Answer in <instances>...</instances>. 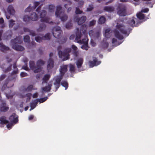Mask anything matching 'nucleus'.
Returning a JSON list of instances; mask_svg holds the SVG:
<instances>
[{
    "mask_svg": "<svg viewBox=\"0 0 155 155\" xmlns=\"http://www.w3.org/2000/svg\"><path fill=\"white\" fill-rule=\"evenodd\" d=\"M43 40H49L51 38L50 34V33H47L46 34L45 36H43Z\"/></svg>",
    "mask_w": 155,
    "mask_h": 155,
    "instance_id": "473e14b6",
    "label": "nucleus"
},
{
    "mask_svg": "<svg viewBox=\"0 0 155 155\" xmlns=\"http://www.w3.org/2000/svg\"><path fill=\"white\" fill-rule=\"evenodd\" d=\"M0 48L1 51L3 52L9 50V48L4 45L2 42L0 43Z\"/></svg>",
    "mask_w": 155,
    "mask_h": 155,
    "instance_id": "aec40b11",
    "label": "nucleus"
},
{
    "mask_svg": "<svg viewBox=\"0 0 155 155\" xmlns=\"http://www.w3.org/2000/svg\"><path fill=\"white\" fill-rule=\"evenodd\" d=\"M109 46L108 43L107 42H105L102 45V47L104 49H106Z\"/></svg>",
    "mask_w": 155,
    "mask_h": 155,
    "instance_id": "3c124183",
    "label": "nucleus"
},
{
    "mask_svg": "<svg viewBox=\"0 0 155 155\" xmlns=\"http://www.w3.org/2000/svg\"><path fill=\"white\" fill-rule=\"evenodd\" d=\"M61 85L65 88V90H67L68 87V84L67 81L63 80L61 82Z\"/></svg>",
    "mask_w": 155,
    "mask_h": 155,
    "instance_id": "cd10ccee",
    "label": "nucleus"
},
{
    "mask_svg": "<svg viewBox=\"0 0 155 155\" xmlns=\"http://www.w3.org/2000/svg\"><path fill=\"white\" fill-rule=\"evenodd\" d=\"M50 18L45 17L43 18H41L40 21L42 22H45L49 24H52L53 23V21H50Z\"/></svg>",
    "mask_w": 155,
    "mask_h": 155,
    "instance_id": "f3484780",
    "label": "nucleus"
},
{
    "mask_svg": "<svg viewBox=\"0 0 155 155\" xmlns=\"http://www.w3.org/2000/svg\"><path fill=\"white\" fill-rule=\"evenodd\" d=\"M52 86L51 84H48V86L43 87L42 88V90L45 92H49L51 89V87Z\"/></svg>",
    "mask_w": 155,
    "mask_h": 155,
    "instance_id": "a878e982",
    "label": "nucleus"
},
{
    "mask_svg": "<svg viewBox=\"0 0 155 155\" xmlns=\"http://www.w3.org/2000/svg\"><path fill=\"white\" fill-rule=\"evenodd\" d=\"M63 78V77L60 75H58L55 77L54 84L55 86L56 91H57L60 87L61 81Z\"/></svg>",
    "mask_w": 155,
    "mask_h": 155,
    "instance_id": "0eeeda50",
    "label": "nucleus"
},
{
    "mask_svg": "<svg viewBox=\"0 0 155 155\" xmlns=\"http://www.w3.org/2000/svg\"><path fill=\"white\" fill-rule=\"evenodd\" d=\"M47 69L49 71L52 69L54 66V61L53 59L50 58L48 61Z\"/></svg>",
    "mask_w": 155,
    "mask_h": 155,
    "instance_id": "f8f14e48",
    "label": "nucleus"
},
{
    "mask_svg": "<svg viewBox=\"0 0 155 155\" xmlns=\"http://www.w3.org/2000/svg\"><path fill=\"white\" fill-rule=\"evenodd\" d=\"M15 21H14L12 19H11L10 20L9 23V27L10 28H12L13 27V25L15 24Z\"/></svg>",
    "mask_w": 155,
    "mask_h": 155,
    "instance_id": "49530a36",
    "label": "nucleus"
},
{
    "mask_svg": "<svg viewBox=\"0 0 155 155\" xmlns=\"http://www.w3.org/2000/svg\"><path fill=\"white\" fill-rule=\"evenodd\" d=\"M33 87V86L32 85H30L28 86L26 88H25V90L27 92L31 91H32Z\"/></svg>",
    "mask_w": 155,
    "mask_h": 155,
    "instance_id": "58836bf2",
    "label": "nucleus"
},
{
    "mask_svg": "<svg viewBox=\"0 0 155 155\" xmlns=\"http://www.w3.org/2000/svg\"><path fill=\"white\" fill-rule=\"evenodd\" d=\"M33 7H31L30 5H29L25 9V12H29L31 11V10L33 9Z\"/></svg>",
    "mask_w": 155,
    "mask_h": 155,
    "instance_id": "8fccbe9b",
    "label": "nucleus"
},
{
    "mask_svg": "<svg viewBox=\"0 0 155 155\" xmlns=\"http://www.w3.org/2000/svg\"><path fill=\"white\" fill-rule=\"evenodd\" d=\"M42 5L43 4H41L38 7V8L36 9V12H38L40 11L41 7Z\"/></svg>",
    "mask_w": 155,
    "mask_h": 155,
    "instance_id": "69168bd1",
    "label": "nucleus"
},
{
    "mask_svg": "<svg viewBox=\"0 0 155 155\" xmlns=\"http://www.w3.org/2000/svg\"><path fill=\"white\" fill-rule=\"evenodd\" d=\"M69 71L71 72H74L75 71V67L74 65L70 64L69 65Z\"/></svg>",
    "mask_w": 155,
    "mask_h": 155,
    "instance_id": "c9c22d12",
    "label": "nucleus"
},
{
    "mask_svg": "<svg viewBox=\"0 0 155 155\" xmlns=\"http://www.w3.org/2000/svg\"><path fill=\"white\" fill-rule=\"evenodd\" d=\"M45 61L41 59L38 60L37 62V69L35 70L36 72H39L41 71V66L45 64Z\"/></svg>",
    "mask_w": 155,
    "mask_h": 155,
    "instance_id": "6e6552de",
    "label": "nucleus"
},
{
    "mask_svg": "<svg viewBox=\"0 0 155 155\" xmlns=\"http://www.w3.org/2000/svg\"><path fill=\"white\" fill-rule=\"evenodd\" d=\"M23 30L25 32H29V35L32 36H34L36 35L34 31L31 30L28 28L26 27L24 28Z\"/></svg>",
    "mask_w": 155,
    "mask_h": 155,
    "instance_id": "6ab92c4d",
    "label": "nucleus"
},
{
    "mask_svg": "<svg viewBox=\"0 0 155 155\" xmlns=\"http://www.w3.org/2000/svg\"><path fill=\"white\" fill-rule=\"evenodd\" d=\"M104 10L106 12H112L114 11V8L111 6H106L104 7Z\"/></svg>",
    "mask_w": 155,
    "mask_h": 155,
    "instance_id": "c85d7f7f",
    "label": "nucleus"
},
{
    "mask_svg": "<svg viewBox=\"0 0 155 155\" xmlns=\"http://www.w3.org/2000/svg\"><path fill=\"white\" fill-rule=\"evenodd\" d=\"M73 24L71 23V21H70L68 22L65 25V28L68 29H70L72 28Z\"/></svg>",
    "mask_w": 155,
    "mask_h": 155,
    "instance_id": "c756f323",
    "label": "nucleus"
},
{
    "mask_svg": "<svg viewBox=\"0 0 155 155\" xmlns=\"http://www.w3.org/2000/svg\"><path fill=\"white\" fill-rule=\"evenodd\" d=\"M50 77L51 76L50 74H45L42 78L43 83H47V81L49 80Z\"/></svg>",
    "mask_w": 155,
    "mask_h": 155,
    "instance_id": "393cba45",
    "label": "nucleus"
},
{
    "mask_svg": "<svg viewBox=\"0 0 155 155\" xmlns=\"http://www.w3.org/2000/svg\"><path fill=\"white\" fill-rule=\"evenodd\" d=\"M101 63L100 61H98L96 58L94 59L93 61H89L90 66L93 67L94 66L98 65Z\"/></svg>",
    "mask_w": 155,
    "mask_h": 155,
    "instance_id": "4468645a",
    "label": "nucleus"
},
{
    "mask_svg": "<svg viewBox=\"0 0 155 155\" xmlns=\"http://www.w3.org/2000/svg\"><path fill=\"white\" fill-rule=\"evenodd\" d=\"M110 30L109 28H107L105 30V36L107 38H110V36H107V34H109Z\"/></svg>",
    "mask_w": 155,
    "mask_h": 155,
    "instance_id": "37998d69",
    "label": "nucleus"
},
{
    "mask_svg": "<svg viewBox=\"0 0 155 155\" xmlns=\"http://www.w3.org/2000/svg\"><path fill=\"white\" fill-rule=\"evenodd\" d=\"M87 17L85 16H82L80 18H77L76 19V21L78 25H81L86 21Z\"/></svg>",
    "mask_w": 155,
    "mask_h": 155,
    "instance_id": "9b49d317",
    "label": "nucleus"
},
{
    "mask_svg": "<svg viewBox=\"0 0 155 155\" xmlns=\"http://www.w3.org/2000/svg\"><path fill=\"white\" fill-rule=\"evenodd\" d=\"M87 28V25L85 24L81 26L80 30L77 28L75 40L77 43L80 44L88 43V39L86 36Z\"/></svg>",
    "mask_w": 155,
    "mask_h": 155,
    "instance_id": "f257e3e1",
    "label": "nucleus"
},
{
    "mask_svg": "<svg viewBox=\"0 0 155 155\" xmlns=\"http://www.w3.org/2000/svg\"><path fill=\"white\" fill-rule=\"evenodd\" d=\"M106 18L103 16H101L99 18L98 21V23L100 24H104L106 21Z\"/></svg>",
    "mask_w": 155,
    "mask_h": 155,
    "instance_id": "bb28decb",
    "label": "nucleus"
},
{
    "mask_svg": "<svg viewBox=\"0 0 155 155\" xmlns=\"http://www.w3.org/2000/svg\"><path fill=\"white\" fill-rule=\"evenodd\" d=\"M75 13L76 14H80L83 13V11L80 10L78 7H76Z\"/></svg>",
    "mask_w": 155,
    "mask_h": 155,
    "instance_id": "a18cd8bd",
    "label": "nucleus"
},
{
    "mask_svg": "<svg viewBox=\"0 0 155 155\" xmlns=\"http://www.w3.org/2000/svg\"><path fill=\"white\" fill-rule=\"evenodd\" d=\"M8 11L9 14L13 15L15 14V12L13 6L11 5L8 6Z\"/></svg>",
    "mask_w": 155,
    "mask_h": 155,
    "instance_id": "412c9836",
    "label": "nucleus"
},
{
    "mask_svg": "<svg viewBox=\"0 0 155 155\" xmlns=\"http://www.w3.org/2000/svg\"><path fill=\"white\" fill-rule=\"evenodd\" d=\"M16 114L15 113H13L9 118V120L15 124L17 123L18 121V116L16 117Z\"/></svg>",
    "mask_w": 155,
    "mask_h": 155,
    "instance_id": "1a4fd4ad",
    "label": "nucleus"
},
{
    "mask_svg": "<svg viewBox=\"0 0 155 155\" xmlns=\"http://www.w3.org/2000/svg\"><path fill=\"white\" fill-rule=\"evenodd\" d=\"M137 19L134 18L132 19H131L129 21V24L132 27H133L134 25L135 24V21Z\"/></svg>",
    "mask_w": 155,
    "mask_h": 155,
    "instance_id": "2f4dec72",
    "label": "nucleus"
},
{
    "mask_svg": "<svg viewBox=\"0 0 155 155\" xmlns=\"http://www.w3.org/2000/svg\"><path fill=\"white\" fill-rule=\"evenodd\" d=\"M132 29L128 28H127L124 25L117 23L116 27V29L114 31V32L115 36L119 40H121L124 38L122 35L120 33L119 31L122 34L126 36H128Z\"/></svg>",
    "mask_w": 155,
    "mask_h": 155,
    "instance_id": "f03ea898",
    "label": "nucleus"
},
{
    "mask_svg": "<svg viewBox=\"0 0 155 155\" xmlns=\"http://www.w3.org/2000/svg\"><path fill=\"white\" fill-rule=\"evenodd\" d=\"M52 33L55 38H58L62 34V31L60 27L56 26L52 29Z\"/></svg>",
    "mask_w": 155,
    "mask_h": 155,
    "instance_id": "423d86ee",
    "label": "nucleus"
},
{
    "mask_svg": "<svg viewBox=\"0 0 155 155\" xmlns=\"http://www.w3.org/2000/svg\"><path fill=\"white\" fill-rule=\"evenodd\" d=\"M35 41L38 42H40L42 41L43 39V37H40V36H37L35 37Z\"/></svg>",
    "mask_w": 155,
    "mask_h": 155,
    "instance_id": "ea45409f",
    "label": "nucleus"
},
{
    "mask_svg": "<svg viewBox=\"0 0 155 155\" xmlns=\"http://www.w3.org/2000/svg\"><path fill=\"white\" fill-rule=\"evenodd\" d=\"M84 62V59L82 58H80L78 59L76 62V64L78 68H81Z\"/></svg>",
    "mask_w": 155,
    "mask_h": 155,
    "instance_id": "dca6fc26",
    "label": "nucleus"
},
{
    "mask_svg": "<svg viewBox=\"0 0 155 155\" xmlns=\"http://www.w3.org/2000/svg\"><path fill=\"white\" fill-rule=\"evenodd\" d=\"M47 99V97H44L41 98L39 99H38V101L40 103H43L46 101Z\"/></svg>",
    "mask_w": 155,
    "mask_h": 155,
    "instance_id": "de8ad7c7",
    "label": "nucleus"
},
{
    "mask_svg": "<svg viewBox=\"0 0 155 155\" xmlns=\"http://www.w3.org/2000/svg\"><path fill=\"white\" fill-rule=\"evenodd\" d=\"M149 9L148 8H146L142 9L141 12H142L146 13L149 11Z\"/></svg>",
    "mask_w": 155,
    "mask_h": 155,
    "instance_id": "680f3d73",
    "label": "nucleus"
},
{
    "mask_svg": "<svg viewBox=\"0 0 155 155\" xmlns=\"http://www.w3.org/2000/svg\"><path fill=\"white\" fill-rule=\"evenodd\" d=\"M96 21L94 20H93L90 22L89 26L90 27L94 26L96 23Z\"/></svg>",
    "mask_w": 155,
    "mask_h": 155,
    "instance_id": "603ef678",
    "label": "nucleus"
},
{
    "mask_svg": "<svg viewBox=\"0 0 155 155\" xmlns=\"http://www.w3.org/2000/svg\"><path fill=\"white\" fill-rule=\"evenodd\" d=\"M46 27V25L45 23H41L38 29H37V31L39 32L41 31L45 30Z\"/></svg>",
    "mask_w": 155,
    "mask_h": 155,
    "instance_id": "5701e85b",
    "label": "nucleus"
},
{
    "mask_svg": "<svg viewBox=\"0 0 155 155\" xmlns=\"http://www.w3.org/2000/svg\"><path fill=\"white\" fill-rule=\"evenodd\" d=\"M94 9V7L92 5H89L88 7L87 8L86 10V11L90 12L91 11Z\"/></svg>",
    "mask_w": 155,
    "mask_h": 155,
    "instance_id": "09e8293b",
    "label": "nucleus"
},
{
    "mask_svg": "<svg viewBox=\"0 0 155 155\" xmlns=\"http://www.w3.org/2000/svg\"><path fill=\"white\" fill-rule=\"evenodd\" d=\"M6 76V75L5 74L1 75L0 77V80L1 81L3 80L5 78Z\"/></svg>",
    "mask_w": 155,
    "mask_h": 155,
    "instance_id": "bf43d9fd",
    "label": "nucleus"
},
{
    "mask_svg": "<svg viewBox=\"0 0 155 155\" xmlns=\"http://www.w3.org/2000/svg\"><path fill=\"white\" fill-rule=\"evenodd\" d=\"M42 5L43 4H41L38 7V8L36 9V12H38L40 11L41 7Z\"/></svg>",
    "mask_w": 155,
    "mask_h": 155,
    "instance_id": "338daca9",
    "label": "nucleus"
},
{
    "mask_svg": "<svg viewBox=\"0 0 155 155\" xmlns=\"http://www.w3.org/2000/svg\"><path fill=\"white\" fill-rule=\"evenodd\" d=\"M9 107L7 106L5 102H2L0 107V110L1 112H6L9 109Z\"/></svg>",
    "mask_w": 155,
    "mask_h": 155,
    "instance_id": "ddd939ff",
    "label": "nucleus"
},
{
    "mask_svg": "<svg viewBox=\"0 0 155 155\" xmlns=\"http://www.w3.org/2000/svg\"><path fill=\"white\" fill-rule=\"evenodd\" d=\"M30 19V16H29L27 15H25L24 16L23 20L25 22H28L31 21Z\"/></svg>",
    "mask_w": 155,
    "mask_h": 155,
    "instance_id": "e433bc0d",
    "label": "nucleus"
},
{
    "mask_svg": "<svg viewBox=\"0 0 155 155\" xmlns=\"http://www.w3.org/2000/svg\"><path fill=\"white\" fill-rule=\"evenodd\" d=\"M137 17L140 20L143 19L145 17V15L144 14L139 12L137 14Z\"/></svg>",
    "mask_w": 155,
    "mask_h": 155,
    "instance_id": "72a5a7b5",
    "label": "nucleus"
},
{
    "mask_svg": "<svg viewBox=\"0 0 155 155\" xmlns=\"http://www.w3.org/2000/svg\"><path fill=\"white\" fill-rule=\"evenodd\" d=\"M71 47L74 51H76L78 49L77 47L75 45H72Z\"/></svg>",
    "mask_w": 155,
    "mask_h": 155,
    "instance_id": "e2e57ef3",
    "label": "nucleus"
},
{
    "mask_svg": "<svg viewBox=\"0 0 155 155\" xmlns=\"http://www.w3.org/2000/svg\"><path fill=\"white\" fill-rule=\"evenodd\" d=\"M12 122H11L10 123H8V124H8L7 125V127L8 128H11L12 127V126H13V124H12Z\"/></svg>",
    "mask_w": 155,
    "mask_h": 155,
    "instance_id": "13d9d810",
    "label": "nucleus"
},
{
    "mask_svg": "<svg viewBox=\"0 0 155 155\" xmlns=\"http://www.w3.org/2000/svg\"><path fill=\"white\" fill-rule=\"evenodd\" d=\"M61 8L62 7L61 5H58L57 7L55 13V15L57 17H58L59 15H60L62 14V12L60 13V12Z\"/></svg>",
    "mask_w": 155,
    "mask_h": 155,
    "instance_id": "b1692460",
    "label": "nucleus"
},
{
    "mask_svg": "<svg viewBox=\"0 0 155 155\" xmlns=\"http://www.w3.org/2000/svg\"><path fill=\"white\" fill-rule=\"evenodd\" d=\"M21 43V41L18 38H16L13 39H12L11 41V44L12 48L17 51H23L25 49L23 47L18 45V44H20Z\"/></svg>",
    "mask_w": 155,
    "mask_h": 155,
    "instance_id": "7ed1b4c3",
    "label": "nucleus"
},
{
    "mask_svg": "<svg viewBox=\"0 0 155 155\" xmlns=\"http://www.w3.org/2000/svg\"><path fill=\"white\" fill-rule=\"evenodd\" d=\"M20 75L22 77H24L28 76V74L27 73L24 72H21Z\"/></svg>",
    "mask_w": 155,
    "mask_h": 155,
    "instance_id": "6e6d98bb",
    "label": "nucleus"
},
{
    "mask_svg": "<svg viewBox=\"0 0 155 155\" xmlns=\"http://www.w3.org/2000/svg\"><path fill=\"white\" fill-rule=\"evenodd\" d=\"M30 18L31 21H36L38 19V16L35 12H33L31 15Z\"/></svg>",
    "mask_w": 155,
    "mask_h": 155,
    "instance_id": "4be33fe9",
    "label": "nucleus"
},
{
    "mask_svg": "<svg viewBox=\"0 0 155 155\" xmlns=\"http://www.w3.org/2000/svg\"><path fill=\"white\" fill-rule=\"evenodd\" d=\"M55 8V6L52 5H50L49 6V11L50 12H52L54 11Z\"/></svg>",
    "mask_w": 155,
    "mask_h": 155,
    "instance_id": "a19ab883",
    "label": "nucleus"
},
{
    "mask_svg": "<svg viewBox=\"0 0 155 155\" xmlns=\"http://www.w3.org/2000/svg\"><path fill=\"white\" fill-rule=\"evenodd\" d=\"M47 14L45 10H42L40 14V18H42L45 17Z\"/></svg>",
    "mask_w": 155,
    "mask_h": 155,
    "instance_id": "79ce46f5",
    "label": "nucleus"
},
{
    "mask_svg": "<svg viewBox=\"0 0 155 155\" xmlns=\"http://www.w3.org/2000/svg\"><path fill=\"white\" fill-rule=\"evenodd\" d=\"M73 54L75 57H77L78 54V51H74L73 52Z\"/></svg>",
    "mask_w": 155,
    "mask_h": 155,
    "instance_id": "052dcab7",
    "label": "nucleus"
},
{
    "mask_svg": "<svg viewBox=\"0 0 155 155\" xmlns=\"http://www.w3.org/2000/svg\"><path fill=\"white\" fill-rule=\"evenodd\" d=\"M29 67L30 69L33 70L35 73H37L38 72H36L35 70L37 69V66L35 65V63L34 61H30L29 62Z\"/></svg>",
    "mask_w": 155,
    "mask_h": 155,
    "instance_id": "2eb2a0df",
    "label": "nucleus"
},
{
    "mask_svg": "<svg viewBox=\"0 0 155 155\" xmlns=\"http://www.w3.org/2000/svg\"><path fill=\"white\" fill-rule=\"evenodd\" d=\"M67 38L66 37L62 38L60 40V42L62 43H65L67 41Z\"/></svg>",
    "mask_w": 155,
    "mask_h": 155,
    "instance_id": "864d4df0",
    "label": "nucleus"
},
{
    "mask_svg": "<svg viewBox=\"0 0 155 155\" xmlns=\"http://www.w3.org/2000/svg\"><path fill=\"white\" fill-rule=\"evenodd\" d=\"M67 68L68 65H63L62 66H60L59 69L60 75L63 77L68 71Z\"/></svg>",
    "mask_w": 155,
    "mask_h": 155,
    "instance_id": "9d476101",
    "label": "nucleus"
},
{
    "mask_svg": "<svg viewBox=\"0 0 155 155\" xmlns=\"http://www.w3.org/2000/svg\"><path fill=\"white\" fill-rule=\"evenodd\" d=\"M71 51L70 48H66L64 49L63 52L59 51L58 52V54L59 57L62 58L63 57V60L64 61L69 58V53Z\"/></svg>",
    "mask_w": 155,
    "mask_h": 155,
    "instance_id": "20e7f679",
    "label": "nucleus"
},
{
    "mask_svg": "<svg viewBox=\"0 0 155 155\" xmlns=\"http://www.w3.org/2000/svg\"><path fill=\"white\" fill-rule=\"evenodd\" d=\"M117 14L121 16H125L127 15V9L125 5L120 4L117 8Z\"/></svg>",
    "mask_w": 155,
    "mask_h": 155,
    "instance_id": "39448f33",
    "label": "nucleus"
},
{
    "mask_svg": "<svg viewBox=\"0 0 155 155\" xmlns=\"http://www.w3.org/2000/svg\"><path fill=\"white\" fill-rule=\"evenodd\" d=\"M84 3V2L83 1H81L79 2L78 5L80 6V7H81L80 6L82 5Z\"/></svg>",
    "mask_w": 155,
    "mask_h": 155,
    "instance_id": "774afa93",
    "label": "nucleus"
},
{
    "mask_svg": "<svg viewBox=\"0 0 155 155\" xmlns=\"http://www.w3.org/2000/svg\"><path fill=\"white\" fill-rule=\"evenodd\" d=\"M22 68L25 70L28 71L29 70L28 68L27 65H24L22 67Z\"/></svg>",
    "mask_w": 155,
    "mask_h": 155,
    "instance_id": "0e129e2a",
    "label": "nucleus"
},
{
    "mask_svg": "<svg viewBox=\"0 0 155 155\" xmlns=\"http://www.w3.org/2000/svg\"><path fill=\"white\" fill-rule=\"evenodd\" d=\"M0 123L2 124H6L9 123V121L6 120V117L2 116L0 117Z\"/></svg>",
    "mask_w": 155,
    "mask_h": 155,
    "instance_id": "a211bd4d",
    "label": "nucleus"
},
{
    "mask_svg": "<svg viewBox=\"0 0 155 155\" xmlns=\"http://www.w3.org/2000/svg\"><path fill=\"white\" fill-rule=\"evenodd\" d=\"M61 15H59L58 17H60L61 21H66L68 19V16L67 15L65 14H64L61 16Z\"/></svg>",
    "mask_w": 155,
    "mask_h": 155,
    "instance_id": "7c9ffc66",
    "label": "nucleus"
},
{
    "mask_svg": "<svg viewBox=\"0 0 155 155\" xmlns=\"http://www.w3.org/2000/svg\"><path fill=\"white\" fill-rule=\"evenodd\" d=\"M38 101L35 100L33 102L30 103V107L31 109H33L38 104Z\"/></svg>",
    "mask_w": 155,
    "mask_h": 155,
    "instance_id": "f704fd0d",
    "label": "nucleus"
},
{
    "mask_svg": "<svg viewBox=\"0 0 155 155\" xmlns=\"http://www.w3.org/2000/svg\"><path fill=\"white\" fill-rule=\"evenodd\" d=\"M40 4V3L38 2H35L34 3V7H33V9H35Z\"/></svg>",
    "mask_w": 155,
    "mask_h": 155,
    "instance_id": "4d7b16f0",
    "label": "nucleus"
},
{
    "mask_svg": "<svg viewBox=\"0 0 155 155\" xmlns=\"http://www.w3.org/2000/svg\"><path fill=\"white\" fill-rule=\"evenodd\" d=\"M12 64H11L9 67L7 68L5 70V72H8L11 71L12 70Z\"/></svg>",
    "mask_w": 155,
    "mask_h": 155,
    "instance_id": "5fc2aeb1",
    "label": "nucleus"
},
{
    "mask_svg": "<svg viewBox=\"0 0 155 155\" xmlns=\"http://www.w3.org/2000/svg\"><path fill=\"white\" fill-rule=\"evenodd\" d=\"M30 37L28 35L24 36V41L25 42L29 43L30 41Z\"/></svg>",
    "mask_w": 155,
    "mask_h": 155,
    "instance_id": "4c0bfd02",
    "label": "nucleus"
},
{
    "mask_svg": "<svg viewBox=\"0 0 155 155\" xmlns=\"http://www.w3.org/2000/svg\"><path fill=\"white\" fill-rule=\"evenodd\" d=\"M83 45L81 46V48L84 50H87L88 48V43H86L84 44H83Z\"/></svg>",
    "mask_w": 155,
    "mask_h": 155,
    "instance_id": "c03bdc74",
    "label": "nucleus"
}]
</instances>
